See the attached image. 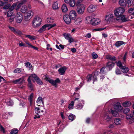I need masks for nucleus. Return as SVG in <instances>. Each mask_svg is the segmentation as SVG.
Here are the masks:
<instances>
[{"label": "nucleus", "instance_id": "f257e3e1", "mask_svg": "<svg viewBox=\"0 0 134 134\" xmlns=\"http://www.w3.org/2000/svg\"><path fill=\"white\" fill-rule=\"evenodd\" d=\"M125 11V9L122 7H118L114 11V14L116 16H120L122 15Z\"/></svg>", "mask_w": 134, "mask_h": 134}, {"label": "nucleus", "instance_id": "f03ea898", "mask_svg": "<svg viewBox=\"0 0 134 134\" xmlns=\"http://www.w3.org/2000/svg\"><path fill=\"white\" fill-rule=\"evenodd\" d=\"M42 21L41 19L38 16H36L34 17L32 21V25L34 27H39L41 25Z\"/></svg>", "mask_w": 134, "mask_h": 134}, {"label": "nucleus", "instance_id": "7ed1b4c3", "mask_svg": "<svg viewBox=\"0 0 134 134\" xmlns=\"http://www.w3.org/2000/svg\"><path fill=\"white\" fill-rule=\"evenodd\" d=\"M44 77V78L46 81L55 86V87H57V83H59L60 82V80L58 78H57L55 80H54L48 77L47 75H45Z\"/></svg>", "mask_w": 134, "mask_h": 134}, {"label": "nucleus", "instance_id": "20e7f679", "mask_svg": "<svg viewBox=\"0 0 134 134\" xmlns=\"http://www.w3.org/2000/svg\"><path fill=\"white\" fill-rule=\"evenodd\" d=\"M99 72L98 71L96 72L94 74H90L88 75L87 77V81H89L93 79V83L95 81L97 80V78L96 76L98 75Z\"/></svg>", "mask_w": 134, "mask_h": 134}, {"label": "nucleus", "instance_id": "39448f33", "mask_svg": "<svg viewBox=\"0 0 134 134\" xmlns=\"http://www.w3.org/2000/svg\"><path fill=\"white\" fill-rule=\"evenodd\" d=\"M105 20L108 23H109L111 21H115L116 20V18L113 14H110L106 16Z\"/></svg>", "mask_w": 134, "mask_h": 134}, {"label": "nucleus", "instance_id": "423d86ee", "mask_svg": "<svg viewBox=\"0 0 134 134\" xmlns=\"http://www.w3.org/2000/svg\"><path fill=\"white\" fill-rule=\"evenodd\" d=\"M23 19V16L20 12L17 13L15 15V20L16 22L18 23H20Z\"/></svg>", "mask_w": 134, "mask_h": 134}, {"label": "nucleus", "instance_id": "0eeeda50", "mask_svg": "<svg viewBox=\"0 0 134 134\" xmlns=\"http://www.w3.org/2000/svg\"><path fill=\"white\" fill-rule=\"evenodd\" d=\"M85 7L83 4H81L79 5L77 8V11L78 14H82L84 11Z\"/></svg>", "mask_w": 134, "mask_h": 134}, {"label": "nucleus", "instance_id": "6e6552de", "mask_svg": "<svg viewBox=\"0 0 134 134\" xmlns=\"http://www.w3.org/2000/svg\"><path fill=\"white\" fill-rule=\"evenodd\" d=\"M56 25V24H54L53 25L51 24H46L42 26V27L40 29L38 30V32L40 33H42L45 30L46 27H50L49 28H48V29H49L50 28L54 27Z\"/></svg>", "mask_w": 134, "mask_h": 134}, {"label": "nucleus", "instance_id": "1a4fd4ad", "mask_svg": "<svg viewBox=\"0 0 134 134\" xmlns=\"http://www.w3.org/2000/svg\"><path fill=\"white\" fill-rule=\"evenodd\" d=\"M64 36L65 39L68 41L70 43L73 42L75 41V40L72 38L71 35L70 34H64Z\"/></svg>", "mask_w": 134, "mask_h": 134}, {"label": "nucleus", "instance_id": "9d476101", "mask_svg": "<svg viewBox=\"0 0 134 134\" xmlns=\"http://www.w3.org/2000/svg\"><path fill=\"white\" fill-rule=\"evenodd\" d=\"M119 17L117 18L116 19V20L119 21H120V20H121L122 21L124 22L129 21L130 19L129 17L126 18L125 15H122Z\"/></svg>", "mask_w": 134, "mask_h": 134}, {"label": "nucleus", "instance_id": "9b49d317", "mask_svg": "<svg viewBox=\"0 0 134 134\" xmlns=\"http://www.w3.org/2000/svg\"><path fill=\"white\" fill-rule=\"evenodd\" d=\"M97 6L91 4L87 8V11L90 13H92L96 10Z\"/></svg>", "mask_w": 134, "mask_h": 134}, {"label": "nucleus", "instance_id": "f8f14e48", "mask_svg": "<svg viewBox=\"0 0 134 134\" xmlns=\"http://www.w3.org/2000/svg\"><path fill=\"white\" fill-rule=\"evenodd\" d=\"M31 76L33 79H34L37 84L40 85H42L43 84V82L36 75L34 74H32Z\"/></svg>", "mask_w": 134, "mask_h": 134}, {"label": "nucleus", "instance_id": "ddd939ff", "mask_svg": "<svg viewBox=\"0 0 134 134\" xmlns=\"http://www.w3.org/2000/svg\"><path fill=\"white\" fill-rule=\"evenodd\" d=\"M24 77H21L13 80V82L14 84H21L23 83L24 82Z\"/></svg>", "mask_w": 134, "mask_h": 134}, {"label": "nucleus", "instance_id": "4468645a", "mask_svg": "<svg viewBox=\"0 0 134 134\" xmlns=\"http://www.w3.org/2000/svg\"><path fill=\"white\" fill-rule=\"evenodd\" d=\"M77 13L75 10H71L70 11L69 16L71 19H75Z\"/></svg>", "mask_w": 134, "mask_h": 134}, {"label": "nucleus", "instance_id": "2eb2a0df", "mask_svg": "<svg viewBox=\"0 0 134 134\" xmlns=\"http://www.w3.org/2000/svg\"><path fill=\"white\" fill-rule=\"evenodd\" d=\"M63 19L65 22L67 24L70 23L71 18L68 15H65L63 16Z\"/></svg>", "mask_w": 134, "mask_h": 134}, {"label": "nucleus", "instance_id": "dca6fc26", "mask_svg": "<svg viewBox=\"0 0 134 134\" xmlns=\"http://www.w3.org/2000/svg\"><path fill=\"white\" fill-rule=\"evenodd\" d=\"M114 110L118 112L121 111L123 109L122 107L120 105H115L114 106Z\"/></svg>", "mask_w": 134, "mask_h": 134}, {"label": "nucleus", "instance_id": "f3484780", "mask_svg": "<svg viewBox=\"0 0 134 134\" xmlns=\"http://www.w3.org/2000/svg\"><path fill=\"white\" fill-rule=\"evenodd\" d=\"M103 118L106 122L109 121L111 120V118L110 117L107 113H105L103 116Z\"/></svg>", "mask_w": 134, "mask_h": 134}, {"label": "nucleus", "instance_id": "a211bd4d", "mask_svg": "<svg viewBox=\"0 0 134 134\" xmlns=\"http://www.w3.org/2000/svg\"><path fill=\"white\" fill-rule=\"evenodd\" d=\"M35 113L37 115H42L44 112L43 110H41V109L39 107H36L35 109Z\"/></svg>", "mask_w": 134, "mask_h": 134}, {"label": "nucleus", "instance_id": "6ab92c4d", "mask_svg": "<svg viewBox=\"0 0 134 134\" xmlns=\"http://www.w3.org/2000/svg\"><path fill=\"white\" fill-rule=\"evenodd\" d=\"M66 69V68L65 66L61 68L58 70L59 74L61 75H63Z\"/></svg>", "mask_w": 134, "mask_h": 134}, {"label": "nucleus", "instance_id": "aec40b11", "mask_svg": "<svg viewBox=\"0 0 134 134\" xmlns=\"http://www.w3.org/2000/svg\"><path fill=\"white\" fill-rule=\"evenodd\" d=\"M31 75L29 76L27 79V81L28 82V86L32 90L33 89V85L31 83V80H33V78Z\"/></svg>", "mask_w": 134, "mask_h": 134}, {"label": "nucleus", "instance_id": "412c9836", "mask_svg": "<svg viewBox=\"0 0 134 134\" xmlns=\"http://www.w3.org/2000/svg\"><path fill=\"white\" fill-rule=\"evenodd\" d=\"M100 22V21L98 18H93L92 24L93 25L95 26L98 24Z\"/></svg>", "mask_w": 134, "mask_h": 134}, {"label": "nucleus", "instance_id": "4be33fe9", "mask_svg": "<svg viewBox=\"0 0 134 134\" xmlns=\"http://www.w3.org/2000/svg\"><path fill=\"white\" fill-rule=\"evenodd\" d=\"M93 21V18L91 17L88 16L87 17L85 20V22L87 24L91 23Z\"/></svg>", "mask_w": 134, "mask_h": 134}, {"label": "nucleus", "instance_id": "5701e85b", "mask_svg": "<svg viewBox=\"0 0 134 134\" xmlns=\"http://www.w3.org/2000/svg\"><path fill=\"white\" fill-rule=\"evenodd\" d=\"M58 2L57 1L54 2L53 3L52 5V7L54 9H58L59 8V6L58 5Z\"/></svg>", "mask_w": 134, "mask_h": 134}, {"label": "nucleus", "instance_id": "b1692460", "mask_svg": "<svg viewBox=\"0 0 134 134\" xmlns=\"http://www.w3.org/2000/svg\"><path fill=\"white\" fill-rule=\"evenodd\" d=\"M120 69H121L122 72L124 73H127L129 71L128 68L125 66H122V67Z\"/></svg>", "mask_w": 134, "mask_h": 134}, {"label": "nucleus", "instance_id": "393cba45", "mask_svg": "<svg viewBox=\"0 0 134 134\" xmlns=\"http://www.w3.org/2000/svg\"><path fill=\"white\" fill-rule=\"evenodd\" d=\"M38 106H40V104H43V101L42 98L41 97H39L37 99L36 101Z\"/></svg>", "mask_w": 134, "mask_h": 134}, {"label": "nucleus", "instance_id": "a878e982", "mask_svg": "<svg viewBox=\"0 0 134 134\" xmlns=\"http://www.w3.org/2000/svg\"><path fill=\"white\" fill-rule=\"evenodd\" d=\"M114 63L113 62H109L107 64V66L110 69H111L114 66Z\"/></svg>", "mask_w": 134, "mask_h": 134}, {"label": "nucleus", "instance_id": "bb28decb", "mask_svg": "<svg viewBox=\"0 0 134 134\" xmlns=\"http://www.w3.org/2000/svg\"><path fill=\"white\" fill-rule=\"evenodd\" d=\"M32 14V12L31 11H28L27 13L25 14V17L26 19L29 18Z\"/></svg>", "mask_w": 134, "mask_h": 134}, {"label": "nucleus", "instance_id": "cd10ccee", "mask_svg": "<svg viewBox=\"0 0 134 134\" xmlns=\"http://www.w3.org/2000/svg\"><path fill=\"white\" fill-rule=\"evenodd\" d=\"M54 21L53 19V18L49 17L47 18L46 22L49 24L52 25L51 24ZM53 24L52 25H53Z\"/></svg>", "mask_w": 134, "mask_h": 134}, {"label": "nucleus", "instance_id": "c85d7f7f", "mask_svg": "<svg viewBox=\"0 0 134 134\" xmlns=\"http://www.w3.org/2000/svg\"><path fill=\"white\" fill-rule=\"evenodd\" d=\"M106 58L107 59H109L112 61H115L116 60V58L115 57L112 56L110 55H107Z\"/></svg>", "mask_w": 134, "mask_h": 134}, {"label": "nucleus", "instance_id": "c756f323", "mask_svg": "<svg viewBox=\"0 0 134 134\" xmlns=\"http://www.w3.org/2000/svg\"><path fill=\"white\" fill-rule=\"evenodd\" d=\"M5 102L7 105L8 106H12L13 105V103L10 99H6Z\"/></svg>", "mask_w": 134, "mask_h": 134}, {"label": "nucleus", "instance_id": "7c9ffc66", "mask_svg": "<svg viewBox=\"0 0 134 134\" xmlns=\"http://www.w3.org/2000/svg\"><path fill=\"white\" fill-rule=\"evenodd\" d=\"M125 43H124L123 41H117L115 44V46L117 47H118L124 44H125Z\"/></svg>", "mask_w": 134, "mask_h": 134}, {"label": "nucleus", "instance_id": "2f4dec72", "mask_svg": "<svg viewBox=\"0 0 134 134\" xmlns=\"http://www.w3.org/2000/svg\"><path fill=\"white\" fill-rule=\"evenodd\" d=\"M62 10L63 12H66L67 11L68 9L66 5L65 4H63L62 7Z\"/></svg>", "mask_w": 134, "mask_h": 134}, {"label": "nucleus", "instance_id": "473e14b6", "mask_svg": "<svg viewBox=\"0 0 134 134\" xmlns=\"http://www.w3.org/2000/svg\"><path fill=\"white\" fill-rule=\"evenodd\" d=\"M82 21V19L81 18H78L76 19L74 22V23L76 25L79 24Z\"/></svg>", "mask_w": 134, "mask_h": 134}, {"label": "nucleus", "instance_id": "72a5a7b5", "mask_svg": "<svg viewBox=\"0 0 134 134\" xmlns=\"http://www.w3.org/2000/svg\"><path fill=\"white\" fill-rule=\"evenodd\" d=\"M111 113L115 117L119 115L118 112L115 111L114 110H111Z\"/></svg>", "mask_w": 134, "mask_h": 134}, {"label": "nucleus", "instance_id": "f704fd0d", "mask_svg": "<svg viewBox=\"0 0 134 134\" xmlns=\"http://www.w3.org/2000/svg\"><path fill=\"white\" fill-rule=\"evenodd\" d=\"M34 96V94L32 93L29 97V100L30 101V105H31L32 103V99Z\"/></svg>", "mask_w": 134, "mask_h": 134}, {"label": "nucleus", "instance_id": "c9c22d12", "mask_svg": "<svg viewBox=\"0 0 134 134\" xmlns=\"http://www.w3.org/2000/svg\"><path fill=\"white\" fill-rule=\"evenodd\" d=\"M75 116L72 114H70L68 116L69 120L71 121H72L75 119Z\"/></svg>", "mask_w": 134, "mask_h": 134}, {"label": "nucleus", "instance_id": "e433bc0d", "mask_svg": "<svg viewBox=\"0 0 134 134\" xmlns=\"http://www.w3.org/2000/svg\"><path fill=\"white\" fill-rule=\"evenodd\" d=\"M27 10V8L26 6L24 5L22 6L21 8V11L23 13H25Z\"/></svg>", "mask_w": 134, "mask_h": 134}, {"label": "nucleus", "instance_id": "4c0bfd02", "mask_svg": "<svg viewBox=\"0 0 134 134\" xmlns=\"http://www.w3.org/2000/svg\"><path fill=\"white\" fill-rule=\"evenodd\" d=\"M125 0H119V4L121 6H124L126 5Z\"/></svg>", "mask_w": 134, "mask_h": 134}, {"label": "nucleus", "instance_id": "58836bf2", "mask_svg": "<svg viewBox=\"0 0 134 134\" xmlns=\"http://www.w3.org/2000/svg\"><path fill=\"white\" fill-rule=\"evenodd\" d=\"M131 102L129 101L125 102L123 103L122 104V105L124 107H128L131 105Z\"/></svg>", "mask_w": 134, "mask_h": 134}, {"label": "nucleus", "instance_id": "ea45409f", "mask_svg": "<svg viewBox=\"0 0 134 134\" xmlns=\"http://www.w3.org/2000/svg\"><path fill=\"white\" fill-rule=\"evenodd\" d=\"M18 132V129H14L11 130L10 134H17Z\"/></svg>", "mask_w": 134, "mask_h": 134}, {"label": "nucleus", "instance_id": "a19ab883", "mask_svg": "<svg viewBox=\"0 0 134 134\" xmlns=\"http://www.w3.org/2000/svg\"><path fill=\"white\" fill-rule=\"evenodd\" d=\"M69 3L70 6L72 7H74L76 4L75 1L74 0H71Z\"/></svg>", "mask_w": 134, "mask_h": 134}, {"label": "nucleus", "instance_id": "79ce46f5", "mask_svg": "<svg viewBox=\"0 0 134 134\" xmlns=\"http://www.w3.org/2000/svg\"><path fill=\"white\" fill-rule=\"evenodd\" d=\"M13 13V12L12 10H8L7 12V15L8 17H9L10 16L13 15L12 14Z\"/></svg>", "mask_w": 134, "mask_h": 134}, {"label": "nucleus", "instance_id": "37998d69", "mask_svg": "<svg viewBox=\"0 0 134 134\" xmlns=\"http://www.w3.org/2000/svg\"><path fill=\"white\" fill-rule=\"evenodd\" d=\"M114 123L116 125H119L120 124V119L119 118H116L114 120Z\"/></svg>", "mask_w": 134, "mask_h": 134}, {"label": "nucleus", "instance_id": "c03bdc74", "mask_svg": "<svg viewBox=\"0 0 134 134\" xmlns=\"http://www.w3.org/2000/svg\"><path fill=\"white\" fill-rule=\"evenodd\" d=\"M34 2L35 3H38L40 5L41 7L42 8H44V5L43 3L39 1H38L37 0H34Z\"/></svg>", "mask_w": 134, "mask_h": 134}, {"label": "nucleus", "instance_id": "a18cd8bd", "mask_svg": "<svg viewBox=\"0 0 134 134\" xmlns=\"http://www.w3.org/2000/svg\"><path fill=\"white\" fill-rule=\"evenodd\" d=\"M133 1V0H127V5L129 7H130L131 4L132 3Z\"/></svg>", "mask_w": 134, "mask_h": 134}, {"label": "nucleus", "instance_id": "49530a36", "mask_svg": "<svg viewBox=\"0 0 134 134\" xmlns=\"http://www.w3.org/2000/svg\"><path fill=\"white\" fill-rule=\"evenodd\" d=\"M22 69L21 68H16L14 70V73H19L22 71Z\"/></svg>", "mask_w": 134, "mask_h": 134}, {"label": "nucleus", "instance_id": "de8ad7c7", "mask_svg": "<svg viewBox=\"0 0 134 134\" xmlns=\"http://www.w3.org/2000/svg\"><path fill=\"white\" fill-rule=\"evenodd\" d=\"M25 66L31 69L32 68V66L29 62H26L25 63Z\"/></svg>", "mask_w": 134, "mask_h": 134}, {"label": "nucleus", "instance_id": "09e8293b", "mask_svg": "<svg viewBox=\"0 0 134 134\" xmlns=\"http://www.w3.org/2000/svg\"><path fill=\"white\" fill-rule=\"evenodd\" d=\"M130 111V109L129 108H126L124 109L123 112L124 113L126 114L128 113Z\"/></svg>", "mask_w": 134, "mask_h": 134}, {"label": "nucleus", "instance_id": "8fccbe9b", "mask_svg": "<svg viewBox=\"0 0 134 134\" xmlns=\"http://www.w3.org/2000/svg\"><path fill=\"white\" fill-rule=\"evenodd\" d=\"M74 102L73 101H72L70 104L68 106V108L69 109H72L73 108V106L74 105Z\"/></svg>", "mask_w": 134, "mask_h": 134}, {"label": "nucleus", "instance_id": "3c124183", "mask_svg": "<svg viewBox=\"0 0 134 134\" xmlns=\"http://www.w3.org/2000/svg\"><path fill=\"white\" fill-rule=\"evenodd\" d=\"M92 56L93 58L94 59H96L98 57V55L94 52L92 53Z\"/></svg>", "mask_w": 134, "mask_h": 134}, {"label": "nucleus", "instance_id": "603ef678", "mask_svg": "<svg viewBox=\"0 0 134 134\" xmlns=\"http://www.w3.org/2000/svg\"><path fill=\"white\" fill-rule=\"evenodd\" d=\"M18 43L19 44V46L20 47H26L25 44L23 42L21 41H20L18 42Z\"/></svg>", "mask_w": 134, "mask_h": 134}, {"label": "nucleus", "instance_id": "864d4df0", "mask_svg": "<svg viewBox=\"0 0 134 134\" xmlns=\"http://www.w3.org/2000/svg\"><path fill=\"white\" fill-rule=\"evenodd\" d=\"M83 104H79L76 106V108L77 109H81L83 108Z\"/></svg>", "mask_w": 134, "mask_h": 134}, {"label": "nucleus", "instance_id": "5fc2aeb1", "mask_svg": "<svg viewBox=\"0 0 134 134\" xmlns=\"http://www.w3.org/2000/svg\"><path fill=\"white\" fill-rule=\"evenodd\" d=\"M26 36L31 40H34L35 39L34 36H33L27 35H26Z\"/></svg>", "mask_w": 134, "mask_h": 134}, {"label": "nucleus", "instance_id": "6e6d98bb", "mask_svg": "<svg viewBox=\"0 0 134 134\" xmlns=\"http://www.w3.org/2000/svg\"><path fill=\"white\" fill-rule=\"evenodd\" d=\"M9 28L14 33L17 32V30H15L14 28L10 26H9Z\"/></svg>", "mask_w": 134, "mask_h": 134}, {"label": "nucleus", "instance_id": "4d7b16f0", "mask_svg": "<svg viewBox=\"0 0 134 134\" xmlns=\"http://www.w3.org/2000/svg\"><path fill=\"white\" fill-rule=\"evenodd\" d=\"M117 65L120 68H121L123 66L122 65V64L121 62L119 61L118 62H117Z\"/></svg>", "mask_w": 134, "mask_h": 134}, {"label": "nucleus", "instance_id": "13d9d810", "mask_svg": "<svg viewBox=\"0 0 134 134\" xmlns=\"http://www.w3.org/2000/svg\"><path fill=\"white\" fill-rule=\"evenodd\" d=\"M10 18L9 19V20L10 22L13 21L14 18V16L12 15L9 16Z\"/></svg>", "mask_w": 134, "mask_h": 134}, {"label": "nucleus", "instance_id": "bf43d9fd", "mask_svg": "<svg viewBox=\"0 0 134 134\" xmlns=\"http://www.w3.org/2000/svg\"><path fill=\"white\" fill-rule=\"evenodd\" d=\"M20 108H24L25 106V103L24 102H21L19 104Z\"/></svg>", "mask_w": 134, "mask_h": 134}, {"label": "nucleus", "instance_id": "052dcab7", "mask_svg": "<svg viewBox=\"0 0 134 134\" xmlns=\"http://www.w3.org/2000/svg\"><path fill=\"white\" fill-rule=\"evenodd\" d=\"M133 116V115H132L129 114L126 116V118L127 119H130Z\"/></svg>", "mask_w": 134, "mask_h": 134}, {"label": "nucleus", "instance_id": "680f3d73", "mask_svg": "<svg viewBox=\"0 0 134 134\" xmlns=\"http://www.w3.org/2000/svg\"><path fill=\"white\" fill-rule=\"evenodd\" d=\"M10 4H7L3 7V9H7L10 7Z\"/></svg>", "mask_w": 134, "mask_h": 134}, {"label": "nucleus", "instance_id": "e2e57ef3", "mask_svg": "<svg viewBox=\"0 0 134 134\" xmlns=\"http://www.w3.org/2000/svg\"><path fill=\"white\" fill-rule=\"evenodd\" d=\"M117 75L120 74H121V72L120 70L118 69H117L115 71Z\"/></svg>", "mask_w": 134, "mask_h": 134}, {"label": "nucleus", "instance_id": "0e129e2a", "mask_svg": "<svg viewBox=\"0 0 134 134\" xmlns=\"http://www.w3.org/2000/svg\"><path fill=\"white\" fill-rule=\"evenodd\" d=\"M8 115L6 113H4L2 115V117L3 118L7 119L8 117Z\"/></svg>", "mask_w": 134, "mask_h": 134}, {"label": "nucleus", "instance_id": "69168bd1", "mask_svg": "<svg viewBox=\"0 0 134 134\" xmlns=\"http://www.w3.org/2000/svg\"><path fill=\"white\" fill-rule=\"evenodd\" d=\"M105 69V68L104 67L102 68L100 70V74H104V70Z\"/></svg>", "mask_w": 134, "mask_h": 134}, {"label": "nucleus", "instance_id": "338daca9", "mask_svg": "<svg viewBox=\"0 0 134 134\" xmlns=\"http://www.w3.org/2000/svg\"><path fill=\"white\" fill-rule=\"evenodd\" d=\"M127 54V52H125V53L124 55V57L123 59V60L124 62H126V56Z\"/></svg>", "mask_w": 134, "mask_h": 134}, {"label": "nucleus", "instance_id": "774afa93", "mask_svg": "<svg viewBox=\"0 0 134 134\" xmlns=\"http://www.w3.org/2000/svg\"><path fill=\"white\" fill-rule=\"evenodd\" d=\"M134 8L133 9L132 8H130L128 10L129 13H132H132L134 12Z\"/></svg>", "mask_w": 134, "mask_h": 134}]
</instances>
